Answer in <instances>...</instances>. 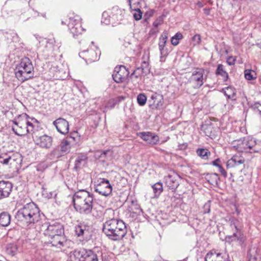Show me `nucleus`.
Segmentation results:
<instances>
[{
	"mask_svg": "<svg viewBox=\"0 0 261 261\" xmlns=\"http://www.w3.org/2000/svg\"><path fill=\"white\" fill-rule=\"evenodd\" d=\"M74 209L82 215H89L93 207V196L89 192L81 190L75 192L72 196Z\"/></svg>",
	"mask_w": 261,
	"mask_h": 261,
	"instance_id": "1",
	"label": "nucleus"
},
{
	"mask_svg": "<svg viewBox=\"0 0 261 261\" xmlns=\"http://www.w3.org/2000/svg\"><path fill=\"white\" fill-rule=\"evenodd\" d=\"M102 231L106 236L113 241L123 239L127 232L125 223L117 219H111L103 224Z\"/></svg>",
	"mask_w": 261,
	"mask_h": 261,
	"instance_id": "2",
	"label": "nucleus"
},
{
	"mask_svg": "<svg viewBox=\"0 0 261 261\" xmlns=\"http://www.w3.org/2000/svg\"><path fill=\"white\" fill-rule=\"evenodd\" d=\"M15 218L28 225L35 224L40 220V211L34 203L30 202L17 211Z\"/></svg>",
	"mask_w": 261,
	"mask_h": 261,
	"instance_id": "3",
	"label": "nucleus"
},
{
	"mask_svg": "<svg viewBox=\"0 0 261 261\" xmlns=\"http://www.w3.org/2000/svg\"><path fill=\"white\" fill-rule=\"evenodd\" d=\"M14 73L16 78L21 83L28 81L34 77V67L29 58H23L17 65Z\"/></svg>",
	"mask_w": 261,
	"mask_h": 261,
	"instance_id": "4",
	"label": "nucleus"
},
{
	"mask_svg": "<svg viewBox=\"0 0 261 261\" xmlns=\"http://www.w3.org/2000/svg\"><path fill=\"white\" fill-rule=\"evenodd\" d=\"M26 117H29V116L24 113L19 115L17 118L12 121V122L14 124V126H12V129L15 134L18 136H23L32 132V128H27L25 123L22 120V118Z\"/></svg>",
	"mask_w": 261,
	"mask_h": 261,
	"instance_id": "5",
	"label": "nucleus"
},
{
	"mask_svg": "<svg viewBox=\"0 0 261 261\" xmlns=\"http://www.w3.org/2000/svg\"><path fill=\"white\" fill-rule=\"evenodd\" d=\"M68 29L73 36L75 37L82 34L84 29L82 27L81 17L74 13L69 14Z\"/></svg>",
	"mask_w": 261,
	"mask_h": 261,
	"instance_id": "6",
	"label": "nucleus"
},
{
	"mask_svg": "<svg viewBox=\"0 0 261 261\" xmlns=\"http://www.w3.org/2000/svg\"><path fill=\"white\" fill-rule=\"evenodd\" d=\"M46 228L44 231V234L48 238L54 237L58 234H64V230L62 224L60 223L51 222L44 224Z\"/></svg>",
	"mask_w": 261,
	"mask_h": 261,
	"instance_id": "7",
	"label": "nucleus"
},
{
	"mask_svg": "<svg viewBox=\"0 0 261 261\" xmlns=\"http://www.w3.org/2000/svg\"><path fill=\"white\" fill-rule=\"evenodd\" d=\"M94 190L101 195L108 196L112 193V187L109 180L101 178L99 183L94 186Z\"/></svg>",
	"mask_w": 261,
	"mask_h": 261,
	"instance_id": "8",
	"label": "nucleus"
},
{
	"mask_svg": "<svg viewBox=\"0 0 261 261\" xmlns=\"http://www.w3.org/2000/svg\"><path fill=\"white\" fill-rule=\"evenodd\" d=\"M75 232L79 237L89 239L91 236L92 226L85 222H81L75 226Z\"/></svg>",
	"mask_w": 261,
	"mask_h": 261,
	"instance_id": "9",
	"label": "nucleus"
},
{
	"mask_svg": "<svg viewBox=\"0 0 261 261\" xmlns=\"http://www.w3.org/2000/svg\"><path fill=\"white\" fill-rule=\"evenodd\" d=\"M129 74V72L126 67L120 65L115 68L112 77L115 82L120 83L126 80Z\"/></svg>",
	"mask_w": 261,
	"mask_h": 261,
	"instance_id": "10",
	"label": "nucleus"
},
{
	"mask_svg": "<svg viewBox=\"0 0 261 261\" xmlns=\"http://www.w3.org/2000/svg\"><path fill=\"white\" fill-rule=\"evenodd\" d=\"M100 50L96 48V50L90 48L88 50H83L79 53V56L83 59L86 62H93L99 59Z\"/></svg>",
	"mask_w": 261,
	"mask_h": 261,
	"instance_id": "11",
	"label": "nucleus"
},
{
	"mask_svg": "<svg viewBox=\"0 0 261 261\" xmlns=\"http://www.w3.org/2000/svg\"><path fill=\"white\" fill-rule=\"evenodd\" d=\"M49 243L51 244L52 246L57 247V248L62 249L66 246L68 240L66 238L64 234H56L54 237L48 238Z\"/></svg>",
	"mask_w": 261,
	"mask_h": 261,
	"instance_id": "12",
	"label": "nucleus"
},
{
	"mask_svg": "<svg viewBox=\"0 0 261 261\" xmlns=\"http://www.w3.org/2000/svg\"><path fill=\"white\" fill-rule=\"evenodd\" d=\"M244 162L245 159L243 156L234 155L227 162L226 167L227 169L237 167L242 171L245 167Z\"/></svg>",
	"mask_w": 261,
	"mask_h": 261,
	"instance_id": "13",
	"label": "nucleus"
},
{
	"mask_svg": "<svg viewBox=\"0 0 261 261\" xmlns=\"http://www.w3.org/2000/svg\"><path fill=\"white\" fill-rule=\"evenodd\" d=\"M204 261H230L228 255L226 253L217 252L212 250L205 255Z\"/></svg>",
	"mask_w": 261,
	"mask_h": 261,
	"instance_id": "14",
	"label": "nucleus"
},
{
	"mask_svg": "<svg viewBox=\"0 0 261 261\" xmlns=\"http://www.w3.org/2000/svg\"><path fill=\"white\" fill-rule=\"evenodd\" d=\"M79 261H98L97 256L91 250L82 249L77 252Z\"/></svg>",
	"mask_w": 261,
	"mask_h": 261,
	"instance_id": "15",
	"label": "nucleus"
},
{
	"mask_svg": "<svg viewBox=\"0 0 261 261\" xmlns=\"http://www.w3.org/2000/svg\"><path fill=\"white\" fill-rule=\"evenodd\" d=\"M53 125L60 134L66 135L69 132L68 122L63 118H59L53 122Z\"/></svg>",
	"mask_w": 261,
	"mask_h": 261,
	"instance_id": "16",
	"label": "nucleus"
},
{
	"mask_svg": "<svg viewBox=\"0 0 261 261\" xmlns=\"http://www.w3.org/2000/svg\"><path fill=\"white\" fill-rule=\"evenodd\" d=\"M204 70L202 69H198L196 71H194L190 77V80L194 83L195 87L200 88L204 83L203 74Z\"/></svg>",
	"mask_w": 261,
	"mask_h": 261,
	"instance_id": "17",
	"label": "nucleus"
},
{
	"mask_svg": "<svg viewBox=\"0 0 261 261\" xmlns=\"http://www.w3.org/2000/svg\"><path fill=\"white\" fill-rule=\"evenodd\" d=\"M180 176L177 174H169L165 177L167 186L172 191H174L179 185Z\"/></svg>",
	"mask_w": 261,
	"mask_h": 261,
	"instance_id": "18",
	"label": "nucleus"
},
{
	"mask_svg": "<svg viewBox=\"0 0 261 261\" xmlns=\"http://www.w3.org/2000/svg\"><path fill=\"white\" fill-rule=\"evenodd\" d=\"M35 143L41 148L48 149L53 143V138L51 137L46 135L36 137L35 139Z\"/></svg>",
	"mask_w": 261,
	"mask_h": 261,
	"instance_id": "19",
	"label": "nucleus"
},
{
	"mask_svg": "<svg viewBox=\"0 0 261 261\" xmlns=\"http://www.w3.org/2000/svg\"><path fill=\"white\" fill-rule=\"evenodd\" d=\"M13 185L8 181H0V200L8 197L12 192Z\"/></svg>",
	"mask_w": 261,
	"mask_h": 261,
	"instance_id": "20",
	"label": "nucleus"
},
{
	"mask_svg": "<svg viewBox=\"0 0 261 261\" xmlns=\"http://www.w3.org/2000/svg\"><path fill=\"white\" fill-rule=\"evenodd\" d=\"M140 137L147 143L151 145L156 144L159 141V137L151 132L140 133Z\"/></svg>",
	"mask_w": 261,
	"mask_h": 261,
	"instance_id": "21",
	"label": "nucleus"
},
{
	"mask_svg": "<svg viewBox=\"0 0 261 261\" xmlns=\"http://www.w3.org/2000/svg\"><path fill=\"white\" fill-rule=\"evenodd\" d=\"M142 59L143 61L142 62L141 65L140 67L137 68V69L133 73H137L138 74H147L149 71V56L147 55L146 56H143Z\"/></svg>",
	"mask_w": 261,
	"mask_h": 261,
	"instance_id": "22",
	"label": "nucleus"
},
{
	"mask_svg": "<svg viewBox=\"0 0 261 261\" xmlns=\"http://www.w3.org/2000/svg\"><path fill=\"white\" fill-rule=\"evenodd\" d=\"M62 66H63L62 65H60V66L55 65H52L50 71L54 73V76L56 78L64 80L67 76V73L64 69L61 68Z\"/></svg>",
	"mask_w": 261,
	"mask_h": 261,
	"instance_id": "23",
	"label": "nucleus"
},
{
	"mask_svg": "<svg viewBox=\"0 0 261 261\" xmlns=\"http://www.w3.org/2000/svg\"><path fill=\"white\" fill-rule=\"evenodd\" d=\"M248 261H261V252L255 247H251L248 252Z\"/></svg>",
	"mask_w": 261,
	"mask_h": 261,
	"instance_id": "24",
	"label": "nucleus"
},
{
	"mask_svg": "<svg viewBox=\"0 0 261 261\" xmlns=\"http://www.w3.org/2000/svg\"><path fill=\"white\" fill-rule=\"evenodd\" d=\"M227 242L238 241L240 244H242L245 241V237L242 231L233 232L232 235L226 237Z\"/></svg>",
	"mask_w": 261,
	"mask_h": 261,
	"instance_id": "25",
	"label": "nucleus"
},
{
	"mask_svg": "<svg viewBox=\"0 0 261 261\" xmlns=\"http://www.w3.org/2000/svg\"><path fill=\"white\" fill-rule=\"evenodd\" d=\"M9 167H14L18 168L22 161L21 156L18 153H11L9 154Z\"/></svg>",
	"mask_w": 261,
	"mask_h": 261,
	"instance_id": "26",
	"label": "nucleus"
},
{
	"mask_svg": "<svg viewBox=\"0 0 261 261\" xmlns=\"http://www.w3.org/2000/svg\"><path fill=\"white\" fill-rule=\"evenodd\" d=\"M124 11L117 6L114 7L111 11V18L114 21L121 20L123 17Z\"/></svg>",
	"mask_w": 261,
	"mask_h": 261,
	"instance_id": "27",
	"label": "nucleus"
},
{
	"mask_svg": "<svg viewBox=\"0 0 261 261\" xmlns=\"http://www.w3.org/2000/svg\"><path fill=\"white\" fill-rule=\"evenodd\" d=\"M88 160V156L86 154H81L79 155L75 161L74 168L76 170L81 169L82 167L86 164Z\"/></svg>",
	"mask_w": 261,
	"mask_h": 261,
	"instance_id": "28",
	"label": "nucleus"
},
{
	"mask_svg": "<svg viewBox=\"0 0 261 261\" xmlns=\"http://www.w3.org/2000/svg\"><path fill=\"white\" fill-rule=\"evenodd\" d=\"M11 222V215L7 212H3L0 213V225L6 227L10 225Z\"/></svg>",
	"mask_w": 261,
	"mask_h": 261,
	"instance_id": "29",
	"label": "nucleus"
},
{
	"mask_svg": "<svg viewBox=\"0 0 261 261\" xmlns=\"http://www.w3.org/2000/svg\"><path fill=\"white\" fill-rule=\"evenodd\" d=\"M63 155L64 153L61 151V150L58 146L47 155V157L51 160L57 161L59 158Z\"/></svg>",
	"mask_w": 261,
	"mask_h": 261,
	"instance_id": "30",
	"label": "nucleus"
},
{
	"mask_svg": "<svg viewBox=\"0 0 261 261\" xmlns=\"http://www.w3.org/2000/svg\"><path fill=\"white\" fill-rule=\"evenodd\" d=\"M224 94L227 97L228 99H234L236 96V90L232 87H227L223 89Z\"/></svg>",
	"mask_w": 261,
	"mask_h": 261,
	"instance_id": "31",
	"label": "nucleus"
},
{
	"mask_svg": "<svg viewBox=\"0 0 261 261\" xmlns=\"http://www.w3.org/2000/svg\"><path fill=\"white\" fill-rule=\"evenodd\" d=\"M58 147L64 154L68 152L70 148V142L67 139L63 140Z\"/></svg>",
	"mask_w": 261,
	"mask_h": 261,
	"instance_id": "32",
	"label": "nucleus"
},
{
	"mask_svg": "<svg viewBox=\"0 0 261 261\" xmlns=\"http://www.w3.org/2000/svg\"><path fill=\"white\" fill-rule=\"evenodd\" d=\"M197 154L203 160H207L211 153L206 148H198L196 150Z\"/></svg>",
	"mask_w": 261,
	"mask_h": 261,
	"instance_id": "33",
	"label": "nucleus"
},
{
	"mask_svg": "<svg viewBox=\"0 0 261 261\" xmlns=\"http://www.w3.org/2000/svg\"><path fill=\"white\" fill-rule=\"evenodd\" d=\"M216 73L217 74L221 75L224 81H226L228 77V73L225 70L224 66L222 64L218 65Z\"/></svg>",
	"mask_w": 261,
	"mask_h": 261,
	"instance_id": "34",
	"label": "nucleus"
},
{
	"mask_svg": "<svg viewBox=\"0 0 261 261\" xmlns=\"http://www.w3.org/2000/svg\"><path fill=\"white\" fill-rule=\"evenodd\" d=\"M238 149L241 151H248V147L247 143V139L244 138L243 140H240L237 141Z\"/></svg>",
	"mask_w": 261,
	"mask_h": 261,
	"instance_id": "35",
	"label": "nucleus"
},
{
	"mask_svg": "<svg viewBox=\"0 0 261 261\" xmlns=\"http://www.w3.org/2000/svg\"><path fill=\"white\" fill-rule=\"evenodd\" d=\"M230 227L233 232H237V231H241L240 226V222L237 219H232L230 220Z\"/></svg>",
	"mask_w": 261,
	"mask_h": 261,
	"instance_id": "36",
	"label": "nucleus"
},
{
	"mask_svg": "<svg viewBox=\"0 0 261 261\" xmlns=\"http://www.w3.org/2000/svg\"><path fill=\"white\" fill-rule=\"evenodd\" d=\"M244 76L247 80H253L256 78V73L251 69H246L244 71Z\"/></svg>",
	"mask_w": 261,
	"mask_h": 261,
	"instance_id": "37",
	"label": "nucleus"
},
{
	"mask_svg": "<svg viewBox=\"0 0 261 261\" xmlns=\"http://www.w3.org/2000/svg\"><path fill=\"white\" fill-rule=\"evenodd\" d=\"M152 188L155 196H159L163 191L162 184L158 182L152 186Z\"/></svg>",
	"mask_w": 261,
	"mask_h": 261,
	"instance_id": "38",
	"label": "nucleus"
},
{
	"mask_svg": "<svg viewBox=\"0 0 261 261\" xmlns=\"http://www.w3.org/2000/svg\"><path fill=\"white\" fill-rule=\"evenodd\" d=\"M206 178L207 181L211 184H217L219 180V175L217 173H208Z\"/></svg>",
	"mask_w": 261,
	"mask_h": 261,
	"instance_id": "39",
	"label": "nucleus"
},
{
	"mask_svg": "<svg viewBox=\"0 0 261 261\" xmlns=\"http://www.w3.org/2000/svg\"><path fill=\"white\" fill-rule=\"evenodd\" d=\"M220 162V160L219 159H217L215 161H213L211 163L214 166L217 167L219 168V172L222 174V175L224 177H227V172L223 169V168L220 165L219 163Z\"/></svg>",
	"mask_w": 261,
	"mask_h": 261,
	"instance_id": "40",
	"label": "nucleus"
},
{
	"mask_svg": "<svg viewBox=\"0 0 261 261\" xmlns=\"http://www.w3.org/2000/svg\"><path fill=\"white\" fill-rule=\"evenodd\" d=\"M17 251V246L16 244H13V243H10V244H8L7 245L6 251L8 254L13 256L16 253Z\"/></svg>",
	"mask_w": 261,
	"mask_h": 261,
	"instance_id": "41",
	"label": "nucleus"
},
{
	"mask_svg": "<svg viewBox=\"0 0 261 261\" xmlns=\"http://www.w3.org/2000/svg\"><path fill=\"white\" fill-rule=\"evenodd\" d=\"M183 38V35L181 33L178 32L175 34L171 39V44L174 46H176L179 43V40Z\"/></svg>",
	"mask_w": 261,
	"mask_h": 261,
	"instance_id": "42",
	"label": "nucleus"
},
{
	"mask_svg": "<svg viewBox=\"0 0 261 261\" xmlns=\"http://www.w3.org/2000/svg\"><path fill=\"white\" fill-rule=\"evenodd\" d=\"M137 100L140 106H143L146 104L147 97L144 93H140L137 96Z\"/></svg>",
	"mask_w": 261,
	"mask_h": 261,
	"instance_id": "43",
	"label": "nucleus"
},
{
	"mask_svg": "<svg viewBox=\"0 0 261 261\" xmlns=\"http://www.w3.org/2000/svg\"><path fill=\"white\" fill-rule=\"evenodd\" d=\"M111 16V12L109 13L106 11L103 12V13L102 14L101 22L105 23L106 24H109L110 23L111 20V18L110 17Z\"/></svg>",
	"mask_w": 261,
	"mask_h": 261,
	"instance_id": "44",
	"label": "nucleus"
},
{
	"mask_svg": "<svg viewBox=\"0 0 261 261\" xmlns=\"http://www.w3.org/2000/svg\"><path fill=\"white\" fill-rule=\"evenodd\" d=\"M1 165L7 166L9 167V154L0 155Z\"/></svg>",
	"mask_w": 261,
	"mask_h": 261,
	"instance_id": "45",
	"label": "nucleus"
},
{
	"mask_svg": "<svg viewBox=\"0 0 261 261\" xmlns=\"http://www.w3.org/2000/svg\"><path fill=\"white\" fill-rule=\"evenodd\" d=\"M246 139L247 143H248V149H249V151L250 152V151L253 150V146L255 145L256 139L250 137H247Z\"/></svg>",
	"mask_w": 261,
	"mask_h": 261,
	"instance_id": "46",
	"label": "nucleus"
},
{
	"mask_svg": "<svg viewBox=\"0 0 261 261\" xmlns=\"http://www.w3.org/2000/svg\"><path fill=\"white\" fill-rule=\"evenodd\" d=\"M135 12L133 14L134 18L138 21L140 20L142 17V12L139 8H135L134 9Z\"/></svg>",
	"mask_w": 261,
	"mask_h": 261,
	"instance_id": "47",
	"label": "nucleus"
},
{
	"mask_svg": "<svg viewBox=\"0 0 261 261\" xmlns=\"http://www.w3.org/2000/svg\"><path fill=\"white\" fill-rule=\"evenodd\" d=\"M251 108L261 116V103L255 102L251 106Z\"/></svg>",
	"mask_w": 261,
	"mask_h": 261,
	"instance_id": "48",
	"label": "nucleus"
},
{
	"mask_svg": "<svg viewBox=\"0 0 261 261\" xmlns=\"http://www.w3.org/2000/svg\"><path fill=\"white\" fill-rule=\"evenodd\" d=\"M260 150H261V141L256 140L255 145L253 146V150L250 151V152H258Z\"/></svg>",
	"mask_w": 261,
	"mask_h": 261,
	"instance_id": "49",
	"label": "nucleus"
},
{
	"mask_svg": "<svg viewBox=\"0 0 261 261\" xmlns=\"http://www.w3.org/2000/svg\"><path fill=\"white\" fill-rule=\"evenodd\" d=\"M201 36L199 34H196L192 37V41L194 45H198L201 42Z\"/></svg>",
	"mask_w": 261,
	"mask_h": 261,
	"instance_id": "50",
	"label": "nucleus"
},
{
	"mask_svg": "<svg viewBox=\"0 0 261 261\" xmlns=\"http://www.w3.org/2000/svg\"><path fill=\"white\" fill-rule=\"evenodd\" d=\"M166 43L163 41L159 40V48L160 51V54H164V52H167L166 49H164Z\"/></svg>",
	"mask_w": 261,
	"mask_h": 261,
	"instance_id": "51",
	"label": "nucleus"
},
{
	"mask_svg": "<svg viewBox=\"0 0 261 261\" xmlns=\"http://www.w3.org/2000/svg\"><path fill=\"white\" fill-rule=\"evenodd\" d=\"M132 205L134 206V210H136L135 212H134L135 213L140 215L141 213H143L142 210L140 208V206L136 203L134 201H132Z\"/></svg>",
	"mask_w": 261,
	"mask_h": 261,
	"instance_id": "52",
	"label": "nucleus"
},
{
	"mask_svg": "<svg viewBox=\"0 0 261 261\" xmlns=\"http://www.w3.org/2000/svg\"><path fill=\"white\" fill-rule=\"evenodd\" d=\"M203 214H208L210 213L211 211V205H210V201H208L206 203H205L203 206Z\"/></svg>",
	"mask_w": 261,
	"mask_h": 261,
	"instance_id": "53",
	"label": "nucleus"
},
{
	"mask_svg": "<svg viewBox=\"0 0 261 261\" xmlns=\"http://www.w3.org/2000/svg\"><path fill=\"white\" fill-rule=\"evenodd\" d=\"M168 38V33L167 31H164L160 37L159 40L167 43Z\"/></svg>",
	"mask_w": 261,
	"mask_h": 261,
	"instance_id": "54",
	"label": "nucleus"
},
{
	"mask_svg": "<svg viewBox=\"0 0 261 261\" xmlns=\"http://www.w3.org/2000/svg\"><path fill=\"white\" fill-rule=\"evenodd\" d=\"M154 10H149L148 11H147L146 12H145V14H144V16L146 18H149L150 17H151V16H152V15H153L154 14Z\"/></svg>",
	"mask_w": 261,
	"mask_h": 261,
	"instance_id": "55",
	"label": "nucleus"
},
{
	"mask_svg": "<svg viewBox=\"0 0 261 261\" xmlns=\"http://www.w3.org/2000/svg\"><path fill=\"white\" fill-rule=\"evenodd\" d=\"M28 118L29 117H26L25 118H22V120H23V122H24V123H25V125H26L27 128H28V126L32 127V132H33V128H34V126H33V124L31 122H30L28 120Z\"/></svg>",
	"mask_w": 261,
	"mask_h": 261,
	"instance_id": "56",
	"label": "nucleus"
},
{
	"mask_svg": "<svg viewBox=\"0 0 261 261\" xmlns=\"http://www.w3.org/2000/svg\"><path fill=\"white\" fill-rule=\"evenodd\" d=\"M236 59L233 57H229L227 60V63L229 65H232L234 64Z\"/></svg>",
	"mask_w": 261,
	"mask_h": 261,
	"instance_id": "57",
	"label": "nucleus"
},
{
	"mask_svg": "<svg viewBox=\"0 0 261 261\" xmlns=\"http://www.w3.org/2000/svg\"><path fill=\"white\" fill-rule=\"evenodd\" d=\"M162 19L161 18H159L153 22V25L154 27H158L162 23Z\"/></svg>",
	"mask_w": 261,
	"mask_h": 261,
	"instance_id": "58",
	"label": "nucleus"
},
{
	"mask_svg": "<svg viewBox=\"0 0 261 261\" xmlns=\"http://www.w3.org/2000/svg\"><path fill=\"white\" fill-rule=\"evenodd\" d=\"M109 153H110V155H111V152L110 150L103 151L101 153L100 157L101 158L103 157H107Z\"/></svg>",
	"mask_w": 261,
	"mask_h": 261,
	"instance_id": "59",
	"label": "nucleus"
},
{
	"mask_svg": "<svg viewBox=\"0 0 261 261\" xmlns=\"http://www.w3.org/2000/svg\"><path fill=\"white\" fill-rule=\"evenodd\" d=\"M130 8L132 7V4L133 5H135L136 4H138L139 3L140 0H128Z\"/></svg>",
	"mask_w": 261,
	"mask_h": 261,
	"instance_id": "60",
	"label": "nucleus"
},
{
	"mask_svg": "<svg viewBox=\"0 0 261 261\" xmlns=\"http://www.w3.org/2000/svg\"><path fill=\"white\" fill-rule=\"evenodd\" d=\"M167 55V52H164V54H161L160 61L162 62H165V57Z\"/></svg>",
	"mask_w": 261,
	"mask_h": 261,
	"instance_id": "61",
	"label": "nucleus"
},
{
	"mask_svg": "<svg viewBox=\"0 0 261 261\" xmlns=\"http://www.w3.org/2000/svg\"><path fill=\"white\" fill-rule=\"evenodd\" d=\"M211 128H212V127L210 126H206V127L205 128H204L205 133L207 136H211V135L210 134H208V133L206 132V130H209V129H211Z\"/></svg>",
	"mask_w": 261,
	"mask_h": 261,
	"instance_id": "62",
	"label": "nucleus"
},
{
	"mask_svg": "<svg viewBox=\"0 0 261 261\" xmlns=\"http://www.w3.org/2000/svg\"><path fill=\"white\" fill-rule=\"evenodd\" d=\"M203 11H204V13L206 15H209V14H210V9H208V8H204V9H203Z\"/></svg>",
	"mask_w": 261,
	"mask_h": 261,
	"instance_id": "63",
	"label": "nucleus"
},
{
	"mask_svg": "<svg viewBox=\"0 0 261 261\" xmlns=\"http://www.w3.org/2000/svg\"><path fill=\"white\" fill-rule=\"evenodd\" d=\"M256 45L261 49V41L256 43Z\"/></svg>",
	"mask_w": 261,
	"mask_h": 261,
	"instance_id": "64",
	"label": "nucleus"
}]
</instances>
